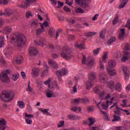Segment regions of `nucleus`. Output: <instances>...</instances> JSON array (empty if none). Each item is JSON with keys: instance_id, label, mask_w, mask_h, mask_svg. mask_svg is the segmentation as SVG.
<instances>
[{"instance_id": "obj_1", "label": "nucleus", "mask_w": 130, "mask_h": 130, "mask_svg": "<svg viewBox=\"0 0 130 130\" xmlns=\"http://www.w3.org/2000/svg\"><path fill=\"white\" fill-rule=\"evenodd\" d=\"M16 38L13 37L11 38L10 40L12 43H15L16 42V44H17V47H23V45H25L26 43V37L24 34H19L18 35H16Z\"/></svg>"}, {"instance_id": "obj_2", "label": "nucleus", "mask_w": 130, "mask_h": 130, "mask_svg": "<svg viewBox=\"0 0 130 130\" xmlns=\"http://www.w3.org/2000/svg\"><path fill=\"white\" fill-rule=\"evenodd\" d=\"M118 103H114L113 105L110 108V109H112L114 107V114L113 117L114 119L112 120L113 122L121 121V118H120V115H121V111L120 110H123L122 109L118 107Z\"/></svg>"}, {"instance_id": "obj_3", "label": "nucleus", "mask_w": 130, "mask_h": 130, "mask_svg": "<svg viewBox=\"0 0 130 130\" xmlns=\"http://www.w3.org/2000/svg\"><path fill=\"white\" fill-rule=\"evenodd\" d=\"M15 97V94L11 90H4L0 96L1 99L4 102H9L13 100Z\"/></svg>"}, {"instance_id": "obj_4", "label": "nucleus", "mask_w": 130, "mask_h": 130, "mask_svg": "<svg viewBox=\"0 0 130 130\" xmlns=\"http://www.w3.org/2000/svg\"><path fill=\"white\" fill-rule=\"evenodd\" d=\"M73 52V50L69 46H64L63 48V50L61 52V56L63 58L66 59V60H71L73 58V55L72 53Z\"/></svg>"}, {"instance_id": "obj_5", "label": "nucleus", "mask_w": 130, "mask_h": 130, "mask_svg": "<svg viewBox=\"0 0 130 130\" xmlns=\"http://www.w3.org/2000/svg\"><path fill=\"white\" fill-rule=\"evenodd\" d=\"M11 74V70H7L0 74V80L3 83H9L10 82V78L8 75Z\"/></svg>"}, {"instance_id": "obj_6", "label": "nucleus", "mask_w": 130, "mask_h": 130, "mask_svg": "<svg viewBox=\"0 0 130 130\" xmlns=\"http://www.w3.org/2000/svg\"><path fill=\"white\" fill-rule=\"evenodd\" d=\"M82 63H85V64H86L88 68L91 69V68L94 66V59L90 56L87 57V58L86 59V56H83L82 59Z\"/></svg>"}, {"instance_id": "obj_7", "label": "nucleus", "mask_w": 130, "mask_h": 130, "mask_svg": "<svg viewBox=\"0 0 130 130\" xmlns=\"http://www.w3.org/2000/svg\"><path fill=\"white\" fill-rule=\"evenodd\" d=\"M37 0H24L23 4L17 5L18 8L20 9H27L28 7H30L31 4H34L36 3Z\"/></svg>"}, {"instance_id": "obj_8", "label": "nucleus", "mask_w": 130, "mask_h": 130, "mask_svg": "<svg viewBox=\"0 0 130 130\" xmlns=\"http://www.w3.org/2000/svg\"><path fill=\"white\" fill-rule=\"evenodd\" d=\"M48 64L52 70H56L58 68V65L56 62L52 60V59H49L48 60Z\"/></svg>"}, {"instance_id": "obj_9", "label": "nucleus", "mask_w": 130, "mask_h": 130, "mask_svg": "<svg viewBox=\"0 0 130 130\" xmlns=\"http://www.w3.org/2000/svg\"><path fill=\"white\" fill-rule=\"evenodd\" d=\"M35 44L37 45H41L43 47L46 45V41L44 38H40L38 41L35 40Z\"/></svg>"}, {"instance_id": "obj_10", "label": "nucleus", "mask_w": 130, "mask_h": 130, "mask_svg": "<svg viewBox=\"0 0 130 130\" xmlns=\"http://www.w3.org/2000/svg\"><path fill=\"white\" fill-rule=\"evenodd\" d=\"M28 50L30 56H36L38 53V50H37V48L35 47H30Z\"/></svg>"}, {"instance_id": "obj_11", "label": "nucleus", "mask_w": 130, "mask_h": 130, "mask_svg": "<svg viewBox=\"0 0 130 130\" xmlns=\"http://www.w3.org/2000/svg\"><path fill=\"white\" fill-rule=\"evenodd\" d=\"M7 121L5 119H0V130H5L9 127L6 125Z\"/></svg>"}, {"instance_id": "obj_12", "label": "nucleus", "mask_w": 130, "mask_h": 130, "mask_svg": "<svg viewBox=\"0 0 130 130\" xmlns=\"http://www.w3.org/2000/svg\"><path fill=\"white\" fill-rule=\"evenodd\" d=\"M123 72L125 75V80H126V81H127L130 76L129 71L127 69V67H123Z\"/></svg>"}, {"instance_id": "obj_13", "label": "nucleus", "mask_w": 130, "mask_h": 130, "mask_svg": "<svg viewBox=\"0 0 130 130\" xmlns=\"http://www.w3.org/2000/svg\"><path fill=\"white\" fill-rule=\"evenodd\" d=\"M74 102H75V103H77L78 104L80 103H86L87 102H89V99L87 98H79L74 100Z\"/></svg>"}, {"instance_id": "obj_14", "label": "nucleus", "mask_w": 130, "mask_h": 130, "mask_svg": "<svg viewBox=\"0 0 130 130\" xmlns=\"http://www.w3.org/2000/svg\"><path fill=\"white\" fill-rule=\"evenodd\" d=\"M68 70L65 68L62 69L61 71H58L56 72L57 76H66L68 74Z\"/></svg>"}, {"instance_id": "obj_15", "label": "nucleus", "mask_w": 130, "mask_h": 130, "mask_svg": "<svg viewBox=\"0 0 130 130\" xmlns=\"http://www.w3.org/2000/svg\"><path fill=\"white\" fill-rule=\"evenodd\" d=\"M122 125L123 129L128 130V129L130 128V122L127 120L123 121Z\"/></svg>"}, {"instance_id": "obj_16", "label": "nucleus", "mask_w": 130, "mask_h": 130, "mask_svg": "<svg viewBox=\"0 0 130 130\" xmlns=\"http://www.w3.org/2000/svg\"><path fill=\"white\" fill-rule=\"evenodd\" d=\"M15 11L16 10L11 9H7L5 11V16H8V17L13 16L14 12H15Z\"/></svg>"}, {"instance_id": "obj_17", "label": "nucleus", "mask_w": 130, "mask_h": 130, "mask_svg": "<svg viewBox=\"0 0 130 130\" xmlns=\"http://www.w3.org/2000/svg\"><path fill=\"white\" fill-rule=\"evenodd\" d=\"M107 86L109 89H110L113 92V90H114V81H110L107 82Z\"/></svg>"}, {"instance_id": "obj_18", "label": "nucleus", "mask_w": 130, "mask_h": 130, "mask_svg": "<svg viewBox=\"0 0 130 130\" xmlns=\"http://www.w3.org/2000/svg\"><path fill=\"white\" fill-rule=\"evenodd\" d=\"M12 31H13L12 27L10 26H6L5 27H4L3 33L4 34H10Z\"/></svg>"}, {"instance_id": "obj_19", "label": "nucleus", "mask_w": 130, "mask_h": 130, "mask_svg": "<svg viewBox=\"0 0 130 130\" xmlns=\"http://www.w3.org/2000/svg\"><path fill=\"white\" fill-rule=\"evenodd\" d=\"M46 97L47 98H51L52 97H55V95H54V93H53V91L52 90H51L50 89H48L46 91Z\"/></svg>"}, {"instance_id": "obj_20", "label": "nucleus", "mask_w": 130, "mask_h": 130, "mask_svg": "<svg viewBox=\"0 0 130 130\" xmlns=\"http://www.w3.org/2000/svg\"><path fill=\"white\" fill-rule=\"evenodd\" d=\"M130 58V53L127 51L124 52V56L122 58V61L124 62L125 60H127Z\"/></svg>"}, {"instance_id": "obj_21", "label": "nucleus", "mask_w": 130, "mask_h": 130, "mask_svg": "<svg viewBox=\"0 0 130 130\" xmlns=\"http://www.w3.org/2000/svg\"><path fill=\"white\" fill-rule=\"evenodd\" d=\"M121 32L119 35V39L120 40H123V39H124V35H125V29L122 28Z\"/></svg>"}, {"instance_id": "obj_22", "label": "nucleus", "mask_w": 130, "mask_h": 130, "mask_svg": "<svg viewBox=\"0 0 130 130\" xmlns=\"http://www.w3.org/2000/svg\"><path fill=\"white\" fill-rule=\"evenodd\" d=\"M109 103H110V105H111V104H112V102H110L109 101H107L106 104L102 103V107L103 109H104V110H107V109H108V104Z\"/></svg>"}, {"instance_id": "obj_23", "label": "nucleus", "mask_w": 130, "mask_h": 130, "mask_svg": "<svg viewBox=\"0 0 130 130\" xmlns=\"http://www.w3.org/2000/svg\"><path fill=\"white\" fill-rule=\"evenodd\" d=\"M121 4L119 5L118 9H123L125 6H126V4L128 3V0H120Z\"/></svg>"}, {"instance_id": "obj_24", "label": "nucleus", "mask_w": 130, "mask_h": 130, "mask_svg": "<svg viewBox=\"0 0 130 130\" xmlns=\"http://www.w3.org/2000/svg\"><path fill=\"white\" fill-rule=\"evenodd\" d=\"M44 68H46V70H44L42 73V77H44L45 75H47L48 73V69H49V67H48V66H47V63H46V62H45L44 63Z\"/></svg>"}, {"instance_id": "obj_25", "label": "nucleus", "mask_w": 130, "mask_h": 130, "mask_svg": "<svg viewBox=\"0 0 130 130\" xmlns=\"http://www.w3.org/2000/svg\"><path fill=\"white\" fill-rule=\"evenodd\" d=\"M100 80L101 83H105V82H106V74L105 73L101 74L100 76Z\"/></svg>"}, {"instance_id": "obj_26", "label": "nucleus", "mask_w": 130, "mask_h": 130, "mask_svg": "<svg viewBox=\"0 0 130 130\" xmlns=\"http://www.w3.org/2000/svg\"><path fill=\"white\" fill-rule=\"evenodd\" d=\"M75 3L77 4V5H81L82 7H88V4L87 3H84L83 0H75Z\"/></svg>"}, {"instance_id": "obj_27", "label": "nucleus", "mask_w": 130, "mask_h": 130, "mask_svg": "<svg viewBox=\"0 0 130 130\" xmlns=\"http://www.w3.org/2000/svg\"><path fill=\"white\" fill-rule=\"evenodd\" d=\"M97 77V75L95 72H90L89 73V79L91 81H94V80H96V78Z\"/></svg>"}, {"instance_id": "obj_28", "label": "nucleus", "mask_w": 130, "mask_h": 130, "mask_svg": "<svg viewBox=\"0 0 130 130\" xmlns=\"http://www.w3.org/2000/svg\"><path fill=\"white\" fill-rule=\"evenodd\" d=\"M32 76L34 77H38V74H39V72H40V70H39V69L38 68H34L32 70Z\"/></svg>"}, {"instance_id": "obj_29", "label": "nucleus", "mask_w": 130, "mask_h": 130, "mask_svg": "<svg viewBox=\"0 0 130 130\" xmlns=\"http://www.w3.org/2000/svg\"><path fill=\"white\" fill-rule=\"evenodd\" d=\"M86 85L87 86V90H89L90 89L89 88H91V87L94 85V81L93 80H89V81H87Z\"/></svg>"}, {"instance_id": "obj_30", "label": "nucleus", "mask_w": 130, "mask_h": 130, "mask_svg": "<svg viewBox=\"0 0 130 130\" xmlns=\"http://www.w3.org/2000/svg\"><path fill=\"white\" fill-rule=\"evenodd\" d=\"M96 34H97V32H96L89 31V32H86L85 34V35L86 37H87V38H90V37H92V36H95Z\"/></svg>"}, {"instance_id": "obj_31", "label": "nucleus", "mask_w": 130, "mask_h": 130, "mask_svg": "<svg viewBox=\"0 0 130 130\" xmlns=\"http://www.w3.org/2000/svg\"><path fill=\"white\" fill-rule=\"evenodd\" d=\"M106 33V28L103 29L100 33V37L102 39L105 38V34Z\"/></svg>"}, {"instance_id": "obj_32", "label": "nucleus", "mask_w": 130, "mask_h": 130, "mask_svg": "<svg viewBox=\"0 0 130 130\" xmlns=\"http://www.w3.org/2000/svg\"><path fill=\"white\" fill-rule=\"evenodd\" d=\"M68 118L70 120H76V119H78L79 117L76 115L69 114L68 115Z\"/></svg>"}, {"instance_id": "obj_33", "label": "nucleus", "mask_w": 130, "mask_h": 130, "mask_svg": "<svg viewBox=\"0 0 130 130\" xmlns=\"http://www.w3.org/2000/svg\"><path fill=\"white\" fill-rule=\"evenodd\" d=\"M19 77H20V74L19 73H14L12 74V76L11 77L12 80L14 82H16L19 79Z\"/></svg>"}, {"instance_id": "obj_34", "label": "nucleus", "mask_w": 130, "mask_h": 130, "mask_svg": "<svg viewBox=\"0 0 130 130\" xmlns=\"http://www.w3.org/2000/svg\"><path fill=\"white\" fill-rule=\"evenodd\" d=\"M122 87V85H121V84H120V83L119 82H117L115 85V89L118 92H120L121 91Z\"/></svg>"}, {"instance_id": "obj_35", "label": "nucleus", "mask_w": 130, "mask_h": 130, "mask_svg": "<svg viewBox=\"0 0 130 130\" xmlns=\"http://www.w3.org/2000/svg\"><path fill=\"white\" fill-rule=\"evenodd\" d=\"M23 60V57L21 56V55H18L16 57L15 61L16 62L17 64H20L21 62H22Z\"/></svg>"}, {"instance_id": "obj_36", "label": "nucleus", "mask_w": 130, "mask_h": 130, "mask_svg": "<svg viewBox=\"0 0 130 130\" xmlns=\"http://www.w3.org/2000/svg\"><path fill=\"white\" fill-rule=\"evenodd\" d=\"M50 81H51V79L50 78H49L47 80L44 82V84L45 85H49L48 87L51 90H54V87H53V86H51V85L49 84V83H50Z\"/></svg>"}, {"instance_id": "obj_37", "label": "nucleus", "mask_w": 130, "mask_h": 130, "mask_svg": "<svg viewBox=\"0 0 130 130\" xmlns=\"http://www.w3.org/2000/svg\"><path fill=\"white\" fill-rule=\"evenodd\" d=\"M75 45L76 48H79L80 49H85V48H86V47L84 44H79V43H76L75 44Z\"/></svg>"}, {"instance_id": "obj_38", "label": "nucleus", "mask_w": 130, "mask_h": 130, "mask_svg": "<svg viewBox=\"0 0 130 130\" xmlns=\"http://www.w3.org/2000/svg\"><path fill=\"white\" fill-rule=\"evenodd\" d=\"M108 64L109 68H110V69H112V68H114V67H115L116 63L115 62V60H111L110 61H109Z\"/></svg>"}, {"instance_id": "obj_39", "label": "nucleus", "mask_w": 130, "mask_h": 130, "mask_svg": "<svg viewBox=\"0 0 130 130\" xmlns=\"http://www.w3.org/2000/svg\"><path fill=\"white\" fill-rule=\"evenodd\" d=\"M116 40V39L115 37H112L108 40L107 44H108V45H111V44H112V43H113Z\"/></svg>"}, {"instance_id": "obj_40", "label": "nucleus", "mask_w": 130, "mask_h": 130, "mask_svg": "<svg viewBox=\"0 0 130 130\" xmlns=\"http://www.w3.org/2000/svg\"><path fill=\"white\" fill-rule=\"evenodd\" d=\"M107 71L108 72V73L109 74V75L110 76H115V70H111V69H107Z\"/></svg>"}, {"instance_id": "obj_41", "label": "nucleus", "mask_w": 130, "mask_h": 130, "mask_svg": "<svg viewBox=\"0 0 130 130\" xmlns=\"http://www.w3.org/2000/svg\"><path fill=\"white\" fill-rule=\"evenodd\" d=\"M118 23V14H116L113 20L112 24L113 25H116Z\"/></svg>"}, {"instance_id": "obj_42", "label": "nucleus", "mask_w": 130, "mask_h": 130, "mask_svg": "<svg viewBox=\"0 0 130 130\" xmlns=\"http://www.w3.org/2000/svg\"><path fill=\"white\" fill-rule=\"evenodd\" d=\"M18 106L19 107L23 109V108H25V103L22 101H18L17 102Z\"/></svg>"}, {"instance_id": "obj_43", "label": "nucleus", "mask_w": 130, "mask_h": 130, "mask_svg": "<svg viewBox=\"0 0 130 130\" xmlns=\"http://www.w3.org/2000/svg\"><path fill=\"white\" fill-rule=\"evenodd\" d=\"M95 103L96 104V106L100 109L101 112H102V113L104 115H106V112L102 111V109H101L100 107H99V105H100V104H101V102H100L99 103H97V102H95Z\"/></svg>"}, {"instance_id": "obj_44", "label": "nucleus", "mask_w": 130, "mask_h": 130, "mask_svg": "<svg viewBox=\"0 0 130 130\" xmlns=\"http://www.w3.org/2000/svg\"><path fill=\"white\" fill-rule=\"evenodd\" d=\"M12 19H13V20H18V19H19V14H18L16 10L13 14H12Z\"/></svg>"}, {"instance_id": "obj_45", "label": "nucleus", "mask_w": 130, "mask_h": 130, "mask_svg": "<svg viewBox=\"0 0 130 130\" xmlns=\"http://www.w3.org/2000/svg\"><path fill=\"white\" fill-rule=\"evenodd\" d=\"M88 120L89 122V126L93 125L95 122H96V120L94 119V118L90 117L88 118Z\"/></svg>"}, {"instance_id": "obj_46", "label": "nucleus", "mask_w": 130, "mask_h": 130, "mask_svg": "<svg viewBox=\"0 0 130 130\" xmlns=\"http://www.w3.org/2000/svg\"><path fill=\"white\" fill-rule=\"evenodd\" d=\"M93 91L95 94L99 95L100 94V92H101V90H100V88L99 87H95L93 88Z\"/></svg>"}, {"instance_id": "obj_47", "label": "nucleus", "mask_w": 130, "mask_h": 130, "mask_svg": "<svg viewBox=\"0 0 130 130\" xmlns=\"http://www.w3.org/2000/svg\"><path fill=\"white\" fill-rule=\"evenodd\" d=\"M39 24L38 23V21L37 20H33L31 23V26L32 27H37Z\"/></svg>"}, {"instance_id": "obj_48", "label": "nucleus", "mask_w": 130, "mask_h": 130, "mask_svg": "<svg viewBox=\"0 0 130 130\" xmlns=\"http://www.w3.org/2000/svg\"><path fill=\"white\" fill-rule=\"evenodd\" d=\"M105 95H106V92H105V91H103L100 92V94H99V96L100 98H101V99H103Z\"/></svg>"}, {"instance_id": "obj_49", "label": "nucleus", "mask_w": 130, "mask_h": 130, "mask_svg": "<svg viewBox=\"0 0 130 130\" xmlns=\"http://www.w3.org/2000/svg\"><path fill=\"white\" fill-rule=\"evenodd\" d=\"M0 48H2L4 45H5V44L4 43V37L0 36Z\"/></svg>"}, {"instance_id": "obj_50", "label": "nucleus", "mask_w": 130, "mask_h": 130, "mask_svg": "<svg viewBox=\"0 0 130 130\" xmlns=\"http://www.w3.org/2000/svg\"><path fill=\"white\" fill-rule=\"evenodd\" d=\"M107 52H105L102 57L103 62L106 63V60L107 59Z\"/></svg>"}, {"instance_id": "obj_51", "label": "nucleus", "mask_w": 130, "mask_h": 130, "mask_svg": "<svg viewBox=\"0 0 130 130\" xmlns=\"http://www.w3.org/2000/svg\"><path fill=\"white\" fill-rule=\"evenodd\" d=\"M69 41H74L75 40V36L73 35H70L68 36Z\"/></svg>"}, {"instance_id": "obj_52", "label": "nucleus", "mask_w": 130, "mask_h": 130, "mask_svg": "<svg viewBox=\"0 0 130 130\" xmlns=\"http://www.w3.org/2000/svg\"><path fill=\"white\" fill-rule=\"evenodd\" d=\"M76 13H78V14H83V13H84V10L82 9L81 8H78L76 10Z\"/></svg>"}, {"instance_id": "obj_53", "label": "nucleus", "mask_w": 130, "mask_h": 130, "mask_svg": "<svg viewBox=\"0 0 130 130\" xmlns=\"http://www.w3.org/2000/svg\"><path fill=\"white\" fill-rule=\"evenodd\" d=\"M78 109H79V111H81L82 110V109H81V108H78L77 107H72L71 109V110H72V111L75 112V111H77Z\"/></svg>"}, {"instance_id": "obj_54", "label": "nucleus", "mask_w": 130, "mask_h": 130, "mask_svg": "<svg viewBox=\"0 0 130 130\" xmlns=\"http://www.w3.org/2000/svg\"><path fill=\"white\" fill-rule=\"evenodd\" d=\"M100 49H101V48H98L96 49V50H93V54H94V55H97L98 54V53H99V52L100 51Z\"/></svg>"}, {"instance_id": "obj_55", "label": "nucleus", "mask_w": 130, "mask_h": 130, "mask_svg": "<svg viewBox=\"0 0 130 130\" xmlns=\"http://www.w3.org/2000/svg\"><path fill=\"white\" fill-rule=\"evenodd\" d=\"M25 120L27 124H32V119L31 118H27L25 119Z\"/></svg>"}, {"instance_id": "obj_56", "label": "nucleus", "mask_w": 130, "mask_h": 130, "mask_svg": "<svg viewBox=\"0 0 130 130\" xmlns=\"http://www.w3.org/2000/svg\"><path fill=\"white\" fill-rule=\"evenodd\" d=\"M8 3V0H0V5H7Z\"/></svg>"}, {"instance_id": "obj_57", "label": "nucleus", "mask_w": 130, "mask_h": 130, "mask_svg": "<svg viewBox=\"0 0 130 130\" xmlns=\"http://www.w3.org/2000/svg\"><path fill=\"white\" fill-rule=\"evenodd\" d=\"M33 15H32V13L28 11L26 13V18H29V17H32Z\"/></svg>"}, {"instance_id": "obj_58", "label": "nucleus", "mask_w": 130, "mask_h": 130, "mask_svg": "<svg viewBox=\"0 0 130 130\" xmlns=\"http://www.w3.org/2000/svg\"><path fill=\"white\" fill-rule=\"evenodd\" d=\"M64 125V121H61L58 124V127H62Z\"/></svg>"}, {"instance_id": "obj_59", "label": "nucleus", "mask_w": 130, "mask_h": 130, "mask_svg": "<svg viewBox=\"0 0 130 130\" xmlns=\"http://www.w3.org/2000/svg\"><path fill=\"white\" fill-rule=\"evenodd\" d=\"M49 34L51 37L53 36V28L52 27L50 28V30L49 31Z\"/></svg>"}, {"instance_id": "obj_60", "label": "nucleus", "mask_w": 130, "mask_h": 130, "mask_svg": "<svg viewBox=\"0 0 130 130\" xmlns=\"http://www.w3.org/2000/svg\"><path fill=\"white\" fill-rule=\"evenodd\" d=\"M68 22L69 25H73V24H75V22H76V21L74 19H69L68 20Z\"/></svg>"}, {"instance_id": "obj_61", "label": "nucleus", "mask_w": 130, "mask_h": 130, "mask_svg": "<svg viewBox=\"0 0 130 130\" xmlns=\"http://www.w3.org/2000/svg\"><path fill=\"white\" fill-rule=\"evenodd\" d=\"M48 22L49 21H47V20H45L43 23V26H44V27H48L49 26V23H48Z\"/></svg>"}, {"instance_id": "obj_62", "label": "nucleus", "mask_w": 130, "mask_h": 130, "mask_svg": "<svg viewBox=\"0 0 130 130\" xmlns=\"http://www.w3.org/2000/svg\"><path fill=\"white\" fill-rule=\"evenodd\" d=\"M42 32H44V31L42 30L41 28H39L36 31V34H37V35H40V34H41V33H42Z\"/></svg>"}, {"instance_id": "obj_63", "label": "nucleus", "mask_w": 130, "mask_h": 130, "mask_svg": "<svg viewBox=\"0 0 130 130\" xmlns=\"http://www.w3.org/2000/svg\"><path fill=\"white\" fill-rule=\"evenodd\" d=\"M125 27L128 28V30H130V19L127 20V24L125 25Z\"/></svg>"}, {"instance_id": "obj_64", "label": "nucleus", "mask_w": 130, "mask_h": 130, "mask_svg": "<svg viewBox=\"0 0 130 130\" xmlns=\"http://www.w3.org/2000/svg\"><path fill=\"white\" fill-rule=\"evenodd\" d=\"M125 50H130V45L128 44H127L125 45L124 47Z\"/></svg>"}]
</instances>
